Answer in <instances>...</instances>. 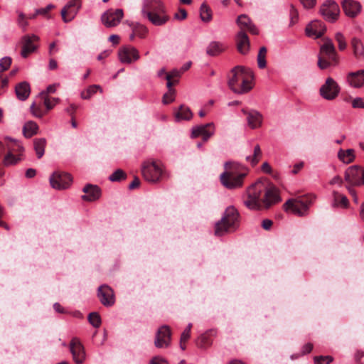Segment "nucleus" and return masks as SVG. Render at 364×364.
Here are the masks:
<instances>
[{
	"instance_id": "f257e3e1",
	"label": "nucleus",
	"mask_w": 364,
	"mask_h": 364,
	"mask_svg": "<svg viewBox=\"0 0 364 364\" xmlns=\"http://www.w3.org/2000/svg\"><path fill=\"white\" fill-rule=\"evenodd\" d=\"M247 195L245 204L252 210L267 208L281 200L278 188L274 186L268 188L262 181H257L251 185L247 188Z\"/></svg>"
},
{
	"instance_id": "f03ea898",
	"label": "nucleus",
	"mask_w": 364,
	"mask_h": 364,
	"mask_svg": "<svg viewBox=\"0 0 364 364\" xmlns=\"http://www.w3.org/2000/svg\"><path fill=\"white\" fill-rule=\"evenodd\" d=\"M253 73L248 68L237 65L228 75V86L234 92L243 95L253 88Z\"/></svg>"
},
{
	"instance_id": "7ed1b4c3",
	"label": "nucleus",
	"mask_w": 364,
	"mask_h": 364,
	"mask_svg": "<svg viewBox=\"0 0 364 364\" xmlns=\"http://www.w3.org/2000/svg\"><path fill=\"white\" fill-rule=\"evenodd\" d=\"M141 12L143 17L156 26H163L169 20L166 7L161 0H144Z\"/></svg>"
},
{
	"instance_id": "20e7f679",
	"label": "nucleus",
	"mask_w": 364,
	"mask_h": 364,
	"mask_svg": "<svg viewBox=\"0 0 364 364\" xmlns=\"http://www.w3.org/2000/svg\"><path fill=\"white\" fill-rule=\"evenodd\" d=\"M246 175L243 166L235 162H226L225 171L220 175V182L228 189L240 188Z\"/></svg>"
},
{
	"instance_id": "39448f33",
	"label": "nucleus",
	"mask_w": 364,
	"mask_h": 364,
	"mask_svg": "<svg viewBox=\"0 0 364 364\" xmlns=\"http://www.w3.org/2000/svg\"><path fill=\"white\" fill-rule=\"evenodd\" d=\"M323 41L324 43L320 48L317 63L321 70L338 63V56L332 41L329 38H325Z\"/></svg>"
},
{
	"instance_id": "423d86ee",
	"label": "nucleus",
	"mask_w": 364,
	"mask_h": 364,
	"mask_svg": "<svg viewBox=\"0 0 364 364\" xmlns=\"http://www.w3.org/2000/svg\"><path fill=\"white\" fill-rule=\"evenodd\" d=\"M5 142L7 153L3 159L4 165L6 166H14L22 161V153L24 151L22 145L18 141L9 137L5 138Z\"/></svg>"
},
{
	"instance_id": "0eeeda50",
	"label": "nucleus",
	"mask_w": 364,
	"mask_h": 364,
	"mask_svg": "<svg viewBox=\"0 0 364 364\" xmlns=\"http://www.w3.org/2000/svg\"><path fill=\"white\" fill-rule=\"evenodd\" d=\"M345 181L348 183L346 187L349 193L357 200L355 191L352 186L364 185V168L358 165L348 167L345 171Z\"/></svg>"
},
{
	"instance_id": "6e6552de",
	"label": "nucleus",
	"mask_w": 364,
	"mask_h": 364,
	"mask_svg": "<svg viewBox=\"0 0 364 364\" xmlns=\"http://www.w3.org/2000/svg\"><path fill=\"white\" fill-rule=\"evenodd\" d=\"M315 197L312 195H306L298 197L296 199H289L284 206L286 211L291 212L295 215H305L312 204Z\"/></svg>"
},
{
	"instance_id": "1a4fd4ad",
	"label": "nucleus",
	"mask_w": 364,
	"mask_h": 364,
	"mask_svg": "<svg viewBox=\"0 0 364 364\" xmlns=\"http://www.w3.org/2000/svg\"><path fill=\"white\" fill-rule=\"evenodd\" d=\"M141 173L146 181L156 183L160 181L164 171L161 165L156 161H146L142 164Z\"/></svg>"
},
{
	"instance_id": "9d476101",
	"label": "nucleus",
	"mask_w": 364,
	"mask_h": 364,
	"mask_svg": "<svg viewBox=\"0 0 364 364\" xmlns=\"http://www.w3.org/2000/svg\"><path fill=\"white\" fill-rule=\"evenodd\" d=\"M241 225V218L237 210L233 206H229L215 228H236Z\"/></svg>"
},
{
	"instance_id": "9b49d317",
	"label": "nucleus",
	"mask_w": 364,
	"mask_h": 364,
	"mask_svg": "<svg viewBox=\"0 0 364 364\" xmlns=\"http://www.w3.org/2000/svg\"><path fill=\"white\" fill-rule=\"evenodd\" d=\"M319 92L323 98L327 100H333L338 95L340 87L332 77H329L320 87Z\"/></svg>"
},
{
	"instance_id": "f8f14e48",
	"label": "nucleus",
	"mask_w": 364,
	"mask_h": 364,
	"mask_svg": "<svg viewBox=\"0 0 364 364\" xmlns=\"http://www.w3.org/2000/svg\"><path fill=\"white\" fill-rule=\"evenodd\" d=\"M124 17V11L121 9H110L101 16L102 23L108 28L117 26Z\"/></svg>"
},
{
	"instance_id": "ddd939ff",
	"label": "nucleus",
	"mask_w": 364,
	"mask_h": 364,
	"mask_svg": "<svg viewBox=\"0 0 364 364\" xmlns=\"http://www.w3.org/2000/svg\"><path fill=\"white\" fill-rule=\"evenodd\" d=\"M320 13L327 21L333 22L339 16L340 9L335 1L327 0L321 5Z\"/></svg>"
},
{
	"instance_id": "4468645a",
	"label": "nucleus",
	"mask_w": 364,
	"mask_h": 364,
	"mask_svg": "<svg viewBox=\"0 0 364 364\" xmlns=\"http://www.w3.org/2000/svg\"><path fill=\"white\" fill-rule=\"evenodd\" d=\"M72 177L68 173L55 171L50 177L52 188L58 190L68 188L72 182Z\"/></svg>"
},
{
	"instance_id": "2eb2a0df",
	"label": "nucleus",
	"mask_w": 364,
	"mask_h": 364,
	"mask_svg": "<svg viewBox=\"0 0 364 364\" xmlns=\"http://www.w3.org/2000/svg\"><path fill=\"white\" fill-rule=\"evenodd\" d=\"M171 341V332L168 326H161L156 333L154 340V346L158 348H168Z\"/></svg>"
},
{
	"instance_id": "dca6fc26",
	"label": "nucleus",
	"mask_w": 364,
	"mask_h": 364,
	"mask_svg": "<svg viewBox=\"0 0 364 364\" xmlns=\"http://www.w3.org/2000/svg\"><path fill=\"white\" fill-rule=\"evenodd\" d=\"M39 41V38L36 35H26L21 38L22 49L21 55L23 58H26L31 53H33L38 48L36 44Z\"/></svg>"
},
{
	"instance_id": "f3484780",
	"label": "nucleus",
	"mask_w": 364,
	"mask_h": 364,
	"mask_svg": "<svg viewBox=\"0 0 364 364\" xmlns=\"http://www.w3.org/2000/svg\"><path fill=\"white\" fill-rule=\"evenodd\" d=\"M70 350L73 355V360L77 364H81L85 361V349L78 338H73L71 340L70 343Z\"/></svg>"
},
{
	"instance_id": "a211bd4d",
	"label": "nucleus",
	"mask_w": 364,
	"mask_h": 364,
	"mask_svg": "<svg viewBox=\"0 0 364 364\" xmlns=\"http://www.w3.org/2000/svg\"><path fill=\"white\" fill-rule=\"evenodd\" d=\"M214 132L215 125L213 122H210L193 127L191 132V137L196 138L202 136L203 141H206L214 134Z\"/></svg>"
},
{
	"instance_id": "6ab92c4d",
	"label": "nucleus",
	"mask_w": 364,
	"mask_h": 364,
	"mask_svg": "<svg viewBox=\"0 0 364 364\" xmlns=\"http://www.w3.org/2000/svg\"><path fill=\"white\" fill-rule=\"evenodd\" d=\"M81 6V4L78 1H70L61 10V16L64 22L71 21L77 14Z\"/></svg>"
},
{
	"instance_id": "aec40b11",
	"label": "nucleus",
	"mask_w": 364,
	"mask_h": 364,
	"mask_svg": "<svg viewBox=\"0 0 364 364\" xmlns=\"http://www.w3.org/2000/svg\"><path fill=\"white\" fill-rule=\"evenodd\" d=\"M97 297L105 306H112L115 301L113 290L106 284L99 287Z\"/></svg>"
},
{
	"instance_id": "412c9836",
	"label": "nucleus",
	"mask_w": 364,
	"mask_h": 364,
	"mask_svg": "<svg viewBox=\"0 0 364 364\" xmlns=\"http://www.w3.org/2000/svg\"><path fill=\"white\" fill-rule=\"evenodd\" d=\"M326 30V25L322 21L316 20L306 26L305 32L309 37L318 38L323 35Z\"/></svg>"
},
{
	"instance_id": "4be33fe9",
	"label": "nucleus",
	"mask_w": 364,
	"mask_h": 364,
	"mask_svg": "<svg viewBox=\"0 0 364 364\" xmlns=\"http://www.w3.org/2000/svg\"><path fill=\"white\" fill-rule=\"evenodd\" d=\"M119 58L123 63H132L139 58L138 50L132 46H124L119 50Z\"/></svg>"
},
{
	"instance_id": "5701e85b",
	"label": "nucleus",
	"mask_w": 364,
	"mask_h": 364,
	"mask_svg": "<svg viewBox=\"0 0 364 364\" xmlns=\"http://www.w3.org/2000/svg\"><path fill=\"white\" fill-rule=\"evenodd\" d=\"M242 112L247 116L248 125L252 129H257L262 126L263 116L262 114L255 109L247 110L242 109Z\"/></svg>"
},
{
	"instance_id": "b1692460",
	"label": "nucleus",
	"mask_w": 364,
	"mask_h": 364,
	"mask_svg": "<svg viewBox=\"0 0 364 364\" xmlns=\"http://www.w3.org/2000/svg\"><path fill=\"white\" fill-rule=\"evenodd\" d=\"M341 6L346 15L351 18L355 17L361 9L360 3L354 0H343Z\"/></svg>"
},
{
	"instance_id": "393cba45",
	"label": "nucleus",
	"mask_w": 364,
	"mask_h": 364,
	"mask_svg": "<svg viewBox=\"0 0 364 364\" xmlns=\"http://www.w3.org/2000/svg\"><path fill=\"white\" fill-rule=\"evenodd\" d=\"M85 195L82 196V199L85 201L92 202L98 200L101 196L100 188L92 184H87L82 188Z\"/></svg>"
},
{
	"instance_id": "a878e982",
	"label": "nucleus",
	"mask_w": 364,
	"mask_h": 364,
	"mask_svg": "<svg viewBox=\"0 0 364 364\" xmlns=\"http://www.w3.org/2000/svg\"><path fill=\"white\" fill-rule=\"evenodd\" d=\"M237 23L240 28V31L245 33V31H247L254 35H257L259 33L257 28L252 23L250 18L245 14H242L238 16Z\"/></svg>"
},
{
	"instance_id": "bb28decb",
	"label": "nucleus",
	"mask_w": 364,
	"mask_h": 364,
	"mask_svg": "<svg viewBox=\"0 0 364 364\" xmlns=\"http://www.w3.org/2000/svg\"><path fill=\"white\" fill-rule=\"evenodd\" d=\"M237 50L242 55L248 53L250 47V43L247 35L243 32H238L236 38Z\"/></svg>"
},
{
	"instance_id": "cd10ccee",
	"label": "nucleus",
	"mask_w": 364,
	"mask_h": 364,
	"mask_svg": "<svg viewBox=\"0 0 364 364\" xmlns=\"http://www.w3.org/2000/svg\"><path fill=\"white\" fill-rule=\"evenodd\" d=\"M347 80L353 87H361L364 85V70L348 73Z\"/></svg>"
},
{
	"instance_id": "c85d7f7f",
	"label": "nucleus",
	"mask_w": 364,
	"mask_h": 364,
	"mask_svg": "<svg viewBox=\"0 0 364 364\" xmlns=\"http://www.w3.org/2000/svg\"><path fill=\"white\" fill-rule=\"evenodd\" d=\"M350 46L355 58L364 60V45L360 39L353 37L350 41Z\"/></svg>"
},
{
	"instance_id": "c756f323",
	"label": "nucleus",
	"mask_w": 364,
	"mask_h": 364,
	"mask_svg": "<svg viewBox=\"0 0 364 364\" xmlns=\"http://www.w3.org/2000/svg\"><path fill=\"white\" fill-rule=\"evenodd\" d=\"M16 95L20 100H26L31 92L30 85L27 82H21L16 85Z\"/></svg>"
},
{
	"instance_id": "7c9ffc66",
	"label": "nucleus",
	"mask_w": 364,
	"mask_h": 364,
	"mask_svg": "<svg viewBox=\"0 0 364 364\" xmlns=\"http://www.w3.org/2000/svg\"><path fill=\"white\" fill-rule=\"evenodd\" d=\"M338 159L344 164H350L353 162L355 159V150L348 149L346 150L341 149L338 151Z\"/></svg>"
},
{
	"instance_id": "2f4dec72",
	"label": "nucleus",
	"mask_w": 364,
	"mask_h": 364,
	"mask_svg": "<svg viewBox=\"0 0 364 364\" xmlns=\"http://www.w3.org/2000/svg\"><path fill=\"white\" fill-rule=\"evenodd\" d=\"M333 207H341V208H347L349 202L347 197L337 191L333 192Z\"/></svg>"
},
{
	"instance_id": "473e14b6",
	"label": "nucleus",
	"mask_w": 364,
	"mask_h": 364,
	"mask_svg": "<svg viewBox=\"0 0 364 364\" xmlns=\"http://www.w3.org/2000/svg\"><path fill=\"white\" fill-rule=\"evenodd\" d=\"M46 146V140L44 138L33 140V147L38 159H41L44 155Z\"/></svg>"
},
{
	"instance_id": "72a5a7b5",
	"label": "nucleus",
	"mask_w": 364,
	"mask_h": 364,
	"mask_svg": "<svg viewBox=\"0 0 364 364\" xmlns=\"http://www.w3.org/2000/svg\"><path fill=\"white\" fill-rule=\"evenodd\" d=\"M225 49V46L223 43L214 41L209 44L206 52L208 55L215 56L222 53Z\"/></svg>"
},
{
	"instance_id": "f704fd0d",
	"label": "nucleus",
	"mask_w": 364,
	"mask_h": 364,
	"mask_svg": "<svg viewBox=\"0 0 364 364\" xmlns=\"http://www.w3.org/2000/svg\"><path fill=\"white\" fill-rule=\"evenodd\" d=\"M192 116L193 114L191 109L184 105L180 106L178 112L175 114L176 121L181 119L189 120L192 118Z\"/></svg>"
},
{
	"instance_id": "c9c22d12",
	"label": "nucleus",
	"mask_w": 364,
	"mask_h": 364,
	"mask_svg": "<svg viewBox=\"0 0 364 364\" xmlns=\"http://www.w3.org/2000/svg\"><path fill=\"white\" fill-rule=\"evenodd\" d=\"M38 127L34 122L30 121L23 126V132L26 137L29 138L37 133Z\"/></svg>"
},
{
	"instance_id": "e433bc0d",
	"label": "nucleus",
	"mask_w": 364,
	"mask_h": 364,
	"mask_svg": "<svg viewBox=\"0 0 364 364\" xmlns=\"http://www.w3.org/2000/svg\"><path fill=\"white\" fill-rule=\"evenodd\" d=\"M200 17L204 22H209L212 19V10L205 2L200 6Z\"/></svg>"
},
{
	"instance_id": "4c0bfd02",
	"label": "nucleus",
	"mask_w": 364,
	"mask_h": 364,
	"mask_svg": "<svg viewBox=\"0 0 364 364\" xmlns=\"http://www.w3.org/2000/svg\"><path fill=\"white\" fill-rule=\"evenodd\" d=\"M267 49L266 47L262 46L259 48V53L257 54V64L259 68H264L267 66L266 56H267Z\"/></svg>"
},
{
	"instance_id": "58836bf2",
	"label": "nucleus",
	"mask_w": 364,
	"mask_h": 364,
	"mask_svg": "<svg viewBox=\"0 0 364 364\" xmlns=\"http://www.w3.org/2000/svg\"><path fill=\"white\" fill-rule=\"evenodd\" d=\"M262 156V151L260 146L257 144L254 148L253 156H247L246 160L250 161L252 166H255L259 161Z\"/></svg>"
},
{
	"instance_id": "ea45409f",
	"label": "nucleus",
	"mask_w": 364,
	"mask_h": 364,
	"mask_svg": "<svg viewBox=\"0 0 364 364\" xmlns=\"http://www.w3.org/2000/svg\"><path fill=\"white\" fill-rule=\"evenodd\" d=\"M102 91V88L100 85H93L88 87V88L82 92L81 97L85 100L90 99L92 95L97 92V90Z\"/></svg>"
},
{
	"instance_id": "a19ab883",
	"label": "nucleus",
	"mask_w": 364,
	"mask_h": 364,
	"mask_svg": "<svg viewBox=\"0 0 364 364\" xmlns=\"http://www.w3.org/2000/svg\"><path fill=\"white\" fill-rule=\"evenodd\" d=\"M132 31L141 38H144L148 32L147 28L139 23L132 24Z\"/></svg>"
},
{
	"instance_id": "79ce46f5",
	"label": "nucleus",
	"mask_w": 364,
	"mask_h": 364,
	"mask_svg": "<svg viewBox=\"0 0 364 364\" xmlns=\"http://www.w3.org/2000/svg\"><path fill=\"white\" fill-rule=\"evenodd\" d=\"M335 40L338 43V47L340 50H344L347 48V43L345 36L343 33L337 32L335 34Z\"/></svg>"
},
{
	"instance_id": "37998d69",
	"label": "nucleus",
	"mask_w": 364,
	"mask_h": 364,
	"mask_svg": "<svg viewBox=\"0 0 364 364\" xmlns=\"http://www.w3.org/2000/svg\"><path fill=\"white\" fill-rule=\"evenodd\" d=\"M88 321L92 326L98 328L101 324V318L97 312H92L88 316Z\"/></svg>"
},
{
	"instance_id": "c03bdc74",
	"label": "nucleus",
	"mask_w": 364,
	"mask_h": 364,
	"mask_svg": "<svg viewBox=\"0 0 364 364\" xmlns=\"http://www.w3.org/2000/svg\"><path fill=\"white\" fill-rule=\"evenodd\" d=\"M126 178L127 174L122 169H117L109 177V180L112 181H120L125 179Z\"/></svg>"
},
{
	"instance_id": "a18cd8bd",
	"label": "nucleus",
	"mask_w": 364,
	"mask_h": 364,
	"mask_svg": "<svg viewBox=\"0 0 364 364\" xmlns=\"http://www.w3.org/2000/svg\"><path fill=\"white\" fill-rule=\"evenodd\" d=\"M314 361L315 364H330L333 361V358L330 355L315 356Z\"/></svg>"
},
{
	"instance_id": "49530a36",
	"label": "nucleus",
	"mask_w": 364,
	"mask_h": 364,
	"mask_svg": "<svg viewBox=\"0 0 364 364\" xmlns=\"http://www.w3.org/2000/svg\"><path fill=\"white\" fill-rule=\"evenodd\" d=\"M175 98V90L170 89V91H168L163 96V103L165 105L169 104L174 100Z\"/></svg>"
},
{
	"instance_id": "de8ad7c7",
	"label": "nucleus",
	"mask_w": 364,
	"mask_h": 364,
	"mask_svg": "<svg viewBox=\"0 0 364 364\" xmlns=\"http://www.w3.org/2000/svg\"><path fill=\"white\" fill-rule=\"evenodd\" d=\"M289 15H290V19H291L290 25L292 26L297 22L298 18H299L298 11L293 4H291L290 6Z\"/></svg>"
},
{
	"instance_id": "09e8293b",
	"label": "nucleus",
	"mask_w": 364,
	"mask_h": 364,
	"mask_svg": "<svg viewBox=\"0 0 364 364\" xmlns=\"http://www.w3.org/2000/svg\"><path fill=\"white\" fill-rule=\"evenodd\" d=\"M11 58L9 57H4L0 60V71L3 72L9 69L11 64Z\"/></svg>"
},
{
	"instance_id": "8fccbe9b",
	"label": "nucleus",
	"mask_w": 364,
	"mask_h": 364,
	"mask_svg": "<svg viewBox=\"0 0 364 364\" xmlns=\"http://www.w3.org/2000/svg\"><path fill=\"white\" fill-rule=\"evenodd\" d=\"M192 328V323H188L185 330L182 332L181 336V343L187 341L191 336V330Z\"/></svg>"
},
{
	"instance_id": "3c124183",
	"label": "nucleus",
	"mask_w": 364,
	"mask_h": 364,
	"mask_svg": "<svg viewBox=\"0 0 364 364\" xmlns=\"http://www.w3.org/2000/svg\"><path fill=\"white\" fill-rule=\"evenodd\" d=\"M32 114L37 117H42L45 114V112L41 109V107L33 104L31 107Z\"/></svg>"
},
{
	"instance_id": "603ef678",
	"label": "nucleus",
	"mask_w": 364,
	"mask_h": 364,
	"mask_svg": "<svg viewBox=\"0 0 364 364\" xmlns=\"http://www.w3.org/2000/svg\"><path fill=\"white\" fill-rule=\"evenodd\" d=\"M59 85H60L58 83L50 85L47 87L46 90L41 92V94H40L41 97H46V96H48V94L54 93L56 91L57 87H59Z\"/></svg>"
},
{
	"instance_id": "864d4df0",
	"label": "nucleus",
	"mask_w": 364,
	"mask_h": 364,
	"mask_svg": "<svg viewBox=\"0 0 364 364\" xmlns=\"http://www.w3.org/2000/svg\"><path fill=\"white\" fill-rule=\"evenodd\" d=\"M187 17V12L184 9L180 8L178 11L174 14V18L178 21L186 19Z\"/></svg>"
},
{
	"instance_id": "5fc2aeb1",
	"label": "nucleus",
	"mask_w": 364,
	"mask_h": 364,
	"mask_svg": "<svg viewBox=\"0 0 364 364\" xmlns=\"http://www.w3.org/2000/svg\"><path fill=\"white\" fill-rule=\"evenodd\" d=\"M18 24L23 29H25L28 26L26 16L21 12L18 13Z\"/></svg>"
},
{
	"instance_id": "6e6d98bb",
	"label": "nucleus",
	"mask_w": 364,
	"mask_h": 364,
	"mask_svg": "<svg viewBox=\"0 0 364 364\" xmlns=\"http://www.w3.org/2000/svg\"><path fill=\"white\" fill-rule=\"evenodd\" d=\"M303 6L306 9L314 8L316 4V0H299Z\"/></svg>"
},
{
	"instance_id": "4d7b16f0",
	"label": "nucleus",
	"mask_w": 364,
	"mask_h": 364,
	"mask_svg": "<svg viewBox=\"0 0 364 364\" xmlns=\"http://www.w3.org/2000/svg\"><path fill=\"white\" fill-rule=\"evenodd\" d=\"M149 364H168V363L161 356H155L151 360Z\"/></svg>"
},
{
	"instance_id": "13d9d810",
	"label": "nucleus",
	"mask_w": 364,
	"mask_h": 364,
	"mask_svg": "<svg viewBox=\"0 0 364 364\" xmlns=\"http://www.w3.org/2000/svg\"><path fill=\"white\" fill-rule=\"evenodd\" d=\"M41 97L43 100V103L48 110H50L53 108V107L55 106V103H53V101H51L50 98L48 96Z\"/></svg>"
},
{
	"instance_id": "bf43d9fd",
	"label": "nucleus",
	"mask_w": 364,
	"mask_h": 364,
	"mask_svg": "<svg viewBox=\"0 0 364 364\" xmlns=\"http://www.w3.org/2000/svg\"><path fill=\"white\" fill-rule=\"evenodd\" d=\"M352 106L353 108H364V102L361 98H355L352 102Z\"/></svg>"
},
{
	"instance_id": "052dcab7",
	"label": "nucleus",
	"mask_w": 364,
	"mask_h": 364,
	"mask_svg": "<svg viewBox=\"0 0 364 364\" xmlns=\"http://www.w3.org/2000/svg\"><path fill=\"white\" fill-rule=\"evenodd\" d=\"M313 349V344L311 343H306L303 346L301 349V355H304L309 353Z\"/></svg>"
},
{
	"instance_id": "680f3d73",
	"label": "nucleus",
	"mask_w": 364,
	"mask_h": 364,
	"mask_svg": "<svg viewBox=\"0 0 364 364\" xmlns=\"http://www.w3.org/2000/svg\"><path fill=\"white\" fill-rule=\"evenodd\" d=\"M53 8V5H48L46 8H42L36 10V14L38 15H46Z\"/></svg>"
},
{
	"instance_id": "e2e57ef3",
	"label": "nucleus",
	"mask_w": 364,
	"mask_h": 364,
	"mask_svg": "<svg viewBox=\"0 0 364 364\" xmlns=\"http://www.w3.org/2000/svg\"><path fill=\"white\" fill-rule=\"evenodd\" d=\"M230 229H215L214 234L216 236H222L230 232Z\"/></svg>"
},
{
	"instance_id": "0e129e2a",
	"label": "nucleus",
	"mask_w": 364,
	"mask_h": 364,
	"mask_svg": "<svg viewBox=\"0 0 364 364\" xmlns=\"http://www.w3.org/2000/svg\"><path fill=\"white\" fill-rule=\"evenodd\" d=\"M140 180L138 177H135L133 181L129 184L130 189H134L139 186Z\"/></svg>"
},
{
	"instance_id": "69168bd1",
	"label": "nucleus",
	"mask_w": 364,
	"mask_h": 364,
	"mask_svg": "<svg viewBox=\"0 0 364 364\" xmlns=\"http://www.w3.org/2000/svg\"><path fill=\"white\" fill-rule=\"evenodd\" d=\"M336 183H338L339 186H342L343 184V179L339 176L333 177L330 181L331 185H334Z\"/></svg>"
},
{
	"instance_id": "338daca9",
	"label": "nucleus",
	"mask_w": 364,
	"mask_h": 364,
	"mask_svg": "<svg viewBox=\"0 0 364 364\" xmlns=\"http://www.w3.org/2000/svg\"><path fill=\"white\" fill-rule=\"evenodd\" d=\"M304 167V163L300 162L296 164L292 169L293 174H296Z\"/></svg>"
},
{
	"instance_id": "774afa93",
	"label": "nucleus",
	"mask_w": 364,
	"mask_h": 364,
	"mask_svg": "<svg viewBox=\"0 0 364 364\" xmlns=\"http://www.w3.org/2000/svg\"><path fill=\"white\" fill-rule=\"evenodd\" d=\"M273 225V221L270 219H264L262 221V228H271Z\"/></svg>"
}]
</instances>
